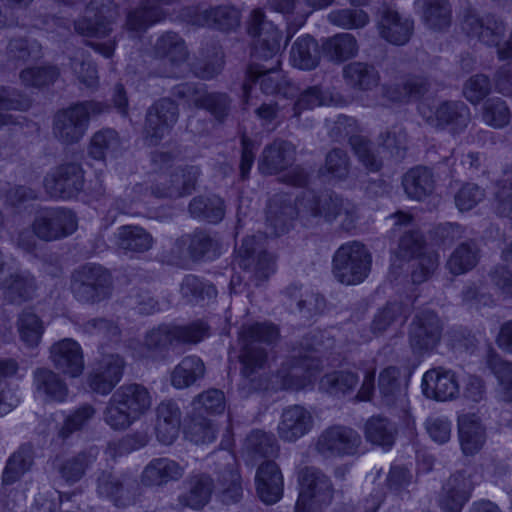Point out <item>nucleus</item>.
<instances>
[{"instance_id": "1", "label": "nucleus", "mask_w": 512, "mask_h": 512, "mask_svg": "<svg viewBox=\"0 0 512 512\" xmlns=\"http://www.w3.org/2000/svg\"><path fill=\"white\" fill-rule=\"evenodd\" d=\"M247 33L255 39L254 57L258 60L271 61L270 66L251 64L243 83V93L248 101L253 84L259 83L261 91L266 95H282L294 97L297 88L284 76L280 69L279 56L282 35L278 28L266 19L262 9L252 10L247 22Z\"/></svg>"}, {"instance_id": "2", "label": "nucleus", "mask_w": 512, "mask_h": 512, "mask_svg": "<svg viewBox=\"0 0 512 512\" xmlns=\"http://www.w3.org/2000/svg\"><path fill=\"white\" fill-rule=\"evenodd\" d=\"M152 406V396L147 387L127 383L115 390L103 410V421L114 431L127 430L145 415Z\"/></svg>"}, {"instance_id": "3", "label": "nucleus", "mask_w": 512, "mask_h": 512, "mask_svg": "<svg viewBox=\"0 0 512 512\" xmlns=\"http://www.w3.org/2000/svg\"><path fill=\"white\" fill-rule=\"evenodd\" d=\"M109 109L102 102L83 101L60 110L54 116L53 134L63 144L77 143L85 135L90 119Z\"/></svg>"}, {"instance_id": "4", "label": "nucleus", "mask_w": 512, "mask_h": 512, "mask_svg": "<svg viewBox=\"0 0 512 512\" xmlns=\"http://www.w3.org/2000/svg\"><path fill=\"white\" fill-rule=\"evenodd\" d=\"M279 337L278 328L271 323L243 325L239 332L241 344L240 362L242 374L246 378L262 369L267 360V352L262 344H271Z\"/></svg>"}, {"instance_id": "5", "label": "nucleus", "mask_w": 512, "mask_h": 512, "mask_svg": "<svg viewBox=\"0 0 512 512\" xmlns=\"http://www.w3.org/2000/svg\"><path fill=\"white\" fill-rule=\"evenodd\" d=\"M372 256L358 241L342 244L332 258V273L338 282L357 285L363 282L371 269Z\"/></svg>"}, {"instance_id": "6", "label": "nucleus", "mask_w": 512, "mask_h": 512, "mask_svg": "<svg viewBox=\"0 0 512 512\" xmlns=\"http://www.w3.org/2000/svg\"><path fill=\"white\" fill-rule=\"evenodd\" d=\"M208 335V326L202 321L183 326L160 325L146 333L144 347L150 357L158 358L163 357L173 343L197 344Z\"/></svg>"}, {"instance_id": "7", "label": "nucleus", "mask_w": 512, "mask_h": 512, "mask_svg": "<svg viewBox=\"0 0 512 512\" xmlns=\"http://www.w3.org/2000/svg\"><path fill=\"white\" fill-rule=\"evenodd\" d=\"M315 350V344L308 337L293 349L290 362L278 372L283 389L300 390L312 382L320 369V360L314 356Z\"/></svg>"}, {"instance_id": "8", "label": "nucleus", "mask_w": 512, "mask_h": 512, "mask_svg": "<svg viewBox=\"0 0 512 512\" xmlns=\"http://www.w3.org/2000/svg\"><path fill=\"white\" fill-rule=\"evenodd\" d=\"M71 291L82 303L96 304L104 301L112 292L111 274L100 265H84L73 273Z\"/></svg>"}, {"instance_id": "9", "label": "nucleus", "mask_w": 512, "mask_h": 512, "mask_svg": "<svg viewBox=\"0 0 512 512\" xmlns=\"http://www.w3.org/2000/svg\"><path fill=\"white\" fill-rule=\"evenodd\" d=\"M299 497L294 512H317L332 501L334 489L330 479L318 468L305 467L299 471Z\"/></svg>"}, {"instance_id": "10", "label": "nucleus", "mask_w": 512, "mask_h": 512, "mask_svg": "<svg viewBox=\"0 0 512 512\" xmlns=\"http://www.w3.org/2000/svg\"><path fill=\"white\" fill-rule=\"evenodd\" d=\"M361 444V435L353 428L332 425L319 434L315 450L323 458L332 459L357 454Z\"/></svg>"}, {"instance_id": "11", "label": "nucleus", "mask_w": 512, "mask_h": 512, "mask_svg": "<svg viewBox=\"0 0 512 512\" xmlns=\"http://www.w3.org/2000/svg\"><path fill=\"white\" fill-rule=\"evenodd\" d=\"M236 262L249 274V279L259 285L275 271V258L262 246L260 238L248 236L237 251Z\"/></svg>"}, {"instance_id": "12", "label": "nucleus", "mask_w": 512, "mask_h": 512, "mask_svg": "<svg viewBox=\"0 0 512 512\" xmlns=\"http://www.w3.org/2000/svg\"><path fill=\"white\" fill-rule=\"evenodd\" d=\"M32 228L37 238L54 241L72 234L77 229V220L71 210L47 208L36 214Z\"/></svg>"}, {"instance_id": "13", "label": "nucleus", "mask_w": 512, "mask_h": 512, "mask_svg": "<svg viewBox=\"0 0 512 512\" xmlns=\"http://www.w3.org/2000/svg\"><path fill=\"white\" fill-rule=\"evenodd\" d=\"M178 107L169 98H161L151 105L145 117L143 134L148 145H158L178 120Z\"/></svg>"}, {"instance_id": "14", "label": "nucleus", "mask_w": 512, "mask_h": 512, "mask_svg": "<svg viewBox=\"0 0 512 512\" xmlns=\"http://www.w3.org/2000/svg\"><path fill=\"white\" fill-rule=\"evenodd\" d=\"M442 324L432 311H422L410 324L409 344L414 354L423 355L434 350L440 342Z\"/></svg>"}, {"instance_id": "15", "label": "nucleus", "mask_w": 512, "mask_h": 512, "mask_svg": "<svg viewBox=\"0 0 512 512\" xmlns=\"http://www.w3.org/2000/svg\"><path fill=\"white\" fill-rule=\"evenodd\" d=\"M118 13L116 7L91 1L81 18L74 22L75 31L82 36L102 39L112 32Z\"/></svg>"}, {"instance_id": "16", "label": "nucleus", "mask_w": 512, "mask_h": 512, "mask_svg": "<svg viewBox=\"0 0 512 512\" xmlns=\"http://www.w3.org/2000/svg\"><path fill=\"white\" fill-rule=\"evenodd\" d=\"M419 110L429 126L440 130L450 126L453 132H460L471 120L469 108L461 101H444L434 110L425 106H421Z\"/></svg>"}, {"instance_id": "17", "label": "nucleus", "mask_w": 512, "mask_h": 512, "mask_svg": "<svg viewBox=\"0 0 512 512\" xmlns=\"http://www.w3.org/2000/svg\"><path fill=\"white\" fill-rule=\"evenodd\" d=\"M462 30L470 37L477 38L488 47L499 46L506 35L505 21L495 14L478 16L469 10L464 15Z\"/></svg>"}, {"instance_id": "18", "label": "nucleus", "mask_w": 512, "mask_h": 512, "mask_svg": "<svg viewBox=\"0 0 512 512\" xmlns=\"http://www.w3.org/2000/svg\"><path fill=\"white\" fill-rule=\"evenodd\" d=\"M44 186L47 193L53 198H72L83 189V169L78 163L60 165L45 177Z\"/></svg>"}, {"instance_id": "19", "label": "nucleus", "mask_w": 512, "mask_h": 512, "mask_svg": "<svg viewBox=\"0 0 512 512\" xmlns=\"http://www.w3.org/2000/svg\"><path fill=\"white\" fill-rule=\"evenodd\" d=\"M471 475L460 470L451 474L443 483L438 504L443 512H461L474 490Z\"/></svg>"}, {"instance_id": "20", "label": "nucleus", "mask_w": 512, "mask_h": 512, "mask_svg": "<svg viewBox=\"0 0 512 512\" xmlns=\"http://www.w3.org/2000/svg\"><path fill=\"white\" fill-rule=\"evenodd\" d=\"M124 368L125 361L120 355H104L88 376L89 387L97 394H109L120 382Z\"/></svg>"}, {"instance_id": "21", "label": "nucleus", "mask_w": 512, "mask_h": 512, "mask_svg": "<svg viewBox=\"0 0 512 512\" xmlns=\"http://www.w3.org/2000/svg\"><path fill=\"white\" fill-rule=\"evenodd\" d=\"M49 359L59 372L71 378L79 377L83 373V350L72 338H64L52 344Z\"/></svg>"}, {"instance_id": "22", "label": "nucleus", "mask_w": 512, "mask_h": 512, "mask_svg": "<svg viewBox=\"0 0 512 512\" xmlns=\"http://www.w3.org/2000/svg\"><path fill=\"white\" fill-rule=\"evenodd\" d=\"M314 425L312 413L302 405H290L283 409L277 426L278 436L285 442H296L308 434Z\"/></svg>"}, {"instance_id": "23", "label": "nucleus", "mask_w": 512, "mask_h": 512, "mask_svg": "<svg viewBox=\"0 0 512 512\" xmlns=\"http://www.w3.org/2000/svg\"><path fill=\"white\" fill-rule=\"evenodd\" d=\"M32 386L35 396L44 403H62L69 395L65 380L47 367H38L32 372Z\"/></svg>"}, {"instance_id": "24", "label": "nucleus", "mask_w": 512, "mask_h": 512, "mask_svg": "<svg viewBox=\"0 0 512 512\" xmlns=\"http://www.w3.org/2000/svg\"><path fill=\"white\" fill-rule=\"evenodd\" d=\"M423 394L430 399L447 401L459 394V384L455 373L442 367L428 370L422 378Z\"/></svg>"}, {"instance_id": "25", "label": "nucleus", "mask_w": 512, "mask_h": 512, "mask_svg": "<svg viewBox=\"0 0 512 512\" xmlns=\"http://www.w3.org/2000/svg\"><path fill=\"white\" fill-rule=\"evenodd\" d=\"M115 248L130 257L148 252L154 245L152 234L139 225H122L113 234Z\"/></svg>"}, {"instance_id": "26", "label": "nucleus", "mask_w": 512, "mask_h": 512, "mask_svg": "<svg viewBox=\"0 0 512 512\" xmlns=\"http://www.w3.org/2000/svg\"><path fill=\"white\" fill-rule=\"evenodd\" d=\"M177 0H141L139 5L128 11L125 28L131 32H145L153 24L166 17L163 6Z\"/></svg>"}, {"instance_id": "27", "label": "nucleus", "mask_w": 512, "mask_h": 512, "mask_svg": "<svg viewBox=\"0 0 512 512\" xmlns=\"http://www.w3.org/2000/svg\"><path fill=\"white\" fill-rule=\"evenodd\" d=\"M185 473V466L167 458L152 459L141 474V483L148 487H160L169 482L180 480Z\"/></svg>"}, {"instance_id": "28", "label": "nucleus", "mask_w": 512, "mask_h": 512, "mask_svg": "<svg viewBox=\"0 0 512 512\" xmlns=\"http://www.w3.org/2000/svg\"><path fill=\"white\" fill-rule=\"evenodd\" d=\"M256 490L259 498L266 504H274L283 494V476L274 461L263 462L256 473Z\"/></svg>"}, {"instance_id": "29", "label": "nucleus", "mask_w": 512, "mask_h": 512, "mask_svg": "<svg viewBox=\"0 0 512 512\" xmlns=\"http://www.w3.org/2000/svg\"><path fill=\"white\" fill-rule=\"evenodd\" d=\"M458 433L461 449L465 455H475L484 446L487 434L479 416L474 413L458 417Z\"/></svg>"}, {"instance_id": "30", "label": "nucleus", "mask_w": 512, "mask_h": 512, "mask_svg": "<svg viewBox=\"0 0 512 512\" xmlns=\"http://www.w3.org/2000/svg\"><path fill=\"white\" fill-rule=\"evenodd\" d=\"M287 305L301 317L310 319L325 309V299L319 293L302 286L290 285L285 290Z\"/></svg>"}, {"instance_id": "31", "label": "nucleus", "mask_w": 512, "mask_h": 512, "mask_svg": "<svg viewBox=\"0 0 512 512\" xmlns=\"http://www.w3.org/2000/svg\"><path fill=\"white\" fill-rule=\"evenodd\" d=\"M379 30L381 37L389 43L405 45L413 34L414 22L397 11L386 8L379 21Z\"/></svg>"}, {"instance_id": "32", "label": "nucleus", "mask_w": 512, "mask_h": 512, "mask_svg": "<svg viewBox=\"0 0 512 512\" xmlns=\"http://www.w3.org/2000/svg\"><path fill=\"white\" fill-rule=\"evenodd\" d=\"M294 158L295 148L292 143L275 140L263 149L258 169L263 174H276L292 165Z\"/></svg>"}, {"instance_id": "33", "label": "nucleus", "mask_w": 512, "mask_h": 512, "mask_svg": "<svg viewBox=\"0 0 512 512\" xmlns=\"http://www.w3.org/2000/svg\"><path fill=\"white\" fill-rule=\"evenodd\" d=\"M156 436L164 445L172 444L178 437L182 413L172 400L161 402L157 407Z\"/></svg>"}, {"instance_id": "34", "label": "nucleus", "mask_w": 512, "mask_h": 512, "mask_svg": "<svg viewBox=\"0 0 512 512\" xmlns=\"http://www.w3.org/2000/svg\"><path fill=\"white\" fill-rule=\"evenodd\" d=\"M348 201L349 200L343 199L337 194H325L321 196L308 194V196L303 199L301 207L303 211L313 217H322L327 222H332L342 216V210Z\"/></svg>"}, {"instance_id": "35", "label": "nucleus", "mask_w": 512, "mask_h": 512, "mask_svg": "<svg viewBox=\"0 0 512 512\" xmlns=\"http://www.w3.org/2000/svg\"><path fill=\"white\" fill-rule=\"evenodd\" d=\"M227 463L218 478V497L226 505L236 504L243 497L242 479L234 457L226 453Z\"/></svg>"}, {"instance_id": "36", "label": "nucleus", "mask_w": 512, "mask_h": 512, "mask_svg": "<svg viewBox=\"0 0 512 512\" xmlns=\"http://www.w3.org/2000/svg\"><path fill=\"white\" fill-rule=\"evenodd\" d=\"M5 299L12 304H22L31 300L36 292L35 278L28 272L11 273L0 282Z\"/></svg>"}, {"instance_id": "37", "label": "nucleus", "mask_w": 512, "mask_h": 512, "mask_svg": "<svg viewBox=\"0 0 512 512\" xmlns=\"http://www.w3.org/2000/svg\"><path fill=\"white\" fill-rule=\"evenodd\" d=\"M481 257L480 247L475 240L461 242L450 254L446 268L453 275L465 274L476 267Z\"/></svg>"}, {"instance_id": "38", "label": "nucleus", "mask_w": 512, "mask_h": 512, "mask_svg": "<svg viewBox=\"0 0 512 512\" xmlns=\"http://www.w3.org/2000/svg\"><path fill=\"white\" fill-rule=\"evenodd\" d=\"M240 11L231 5L211 7L198 14L197 22L220 31L230 32L240 25Z\"/></svg>"}, {"instance_id": "39", "label": "nucleus", "mask_w": 512, "mask_h": 512, "mask_svg": "<svg viewBox=\"0 0 512 512\" xmlns=\"http://www.w3.org/2000/svg\"><path fill=\"white\" fill-rule=\"evenodd\" d=\"M486 366L497 381L495 391L498 399L512 402V362L490 351L486 357Z\"/></svg>"}, {"instance_id": "40", "label": "nucleus", "mask_w": 512, "mask_h": 512, "mask_svg": "<svg viewBox=\"0 0 512 512\" xmlns=\"http://www.w3.org/2000/svg\"><path fill=\"white\" fill-rule=\"evenodd\" d=\"M297 210L290 200L275 196L268 204L267 224L271 228L270 235L279 236L289 230Z\"/></svg>"}, {"instance_id": "41", "label": "nucleus", "mask_w": 512, "mask_h": 512, "mask_svg": "<svg viewBox=\"0 0 512 512\" xmlns=\"http://www.w3.org/2000/svg\"><path fill=\"white\" fill-rule=\"evenodd\" d=\"M34 462L31 444L21 445L6 461L2 472L1 485L13 486L28 472Z\"/></svg>"}, {"instance_id": "42", "label": "nucleus", "mask_w": 512, "mask_h": 512, "mask_svg": "<svg viewBox=\"0 0 512 512\" xmlns=\"http://www.w3.org/2000/svg\"><path fill=\"white\" fill-rule=\"evenodd\" d=\"M402 185L409 198L421 201L433 192L435 180L430 169L418 166L405 173Z\"/></svg>"}, {"instance_id": "43", "label": "nucleus", "mask_w": 512, "mask_h": 512, "mask_svg": "<svg viewBox=\"0 0 512 512\" xmlns=\"http://www.w3.org/2000/svg\"><path fill=\"white\" fill-rule=\"evenodd\" d=\"M397 431L396 424L381 415L370 417L364 429L366 440L384 450H389L394 445Z\"/></svg>"}, {"instance_id": "44", "label": "nucleus", "mask_w": 512, "mask_h": 512, "mask_svg": "<svg viewBox=\"0 0 512 512\" xmlns=\"http://www.w3.org/2000/svg\"><path fill=\"white\" fill-rule=\"evenodd\" d=\"M320 61L318 43L309 35L301 36L292 44L290 50L291 64L302 70H312Z\"/></svg>"}, {"instance_id": "45", "label": "nucleus", "mask_w": 512, "mask_h": 512, "mask_svg": "<svg viewBox=\"0 0 512 512\" xmlns=\"http://www.w3.org/2000/svg\"><path fill=\"white\" fill-rule=\"evenodd\" d=\"M184 241L188 242V253L195 260H212L220 254L218 240L206 230L196 229L186 235Z\"/></svg>"}, {"instance_id": "46", "label": "nucleus", "mask_w": 512, "mask_h": 512, "mask_svg": "<svg viewBox=\"0 0 512 512\" xmlns=\"http://www.w3.org/2000/svg\"><path fill=\"white\" fill-rule=\"evenodd\" d=\"M131 482L109 472H102L97 479V493L110 499L116 506H125L129 500Z\"/></svg>"}, {"instance_id": "47", "label": "nucleus", "mask_w": 512, "mask_h": 512, "mask_svg": "<svg viewBox=\"0 0 512 512\" xmlns=\"http://www.w3.org/2000/svg\"><path fill=\"white\" fill-rule=\"evenodd\" d=\"M189 486V491L179 497V502L194 510L203 508L210 500L213 480L205 474L194 475L189 479Z\"/></svg>"}, {"instance_id": "48", "label": "nucleus", "mask_w": 512, "mask_h": 512, "mask_svg": "<svg viewBox=\"0 0 512 512\" xmlns=\"http://www.w3.org/2000/svg\"><path fill=\"white\" fill-rule=\"evenodd\" d=\"M154 53L160 58L167 59L173 65H180L188 58L185 41L175 32L162 34L155 42Z\"/></svg>"}, {"instance_id": "49", "label": "nucleus", "mask_w": 512, "mask_h": 512, "mask_svg": "<svg viewBox=\"0 0 512 512\" xmlns=\"http://www.w3.org/2000/svg\"><path fill=\"white\" fill-rule=\"evenodd\" d=\"M223 52L216 44H211L201 50L200 57L192 64L196 77L209 80L216 77L223 69Z\"/></svg>"}, {"instance_id": "50", "label": "nucleus", "mask_w": 512, "mask_h": 512, "mask_svg": "<svg viewBox=\"0 0 512 512\" xmlns=\"http://www.w3.org/2000/svg\"><path fill=\"white\" fill-rule=\"evenodd\" d=\"M189 212L195 219L216 224L224 217V201L216 195L198 196L191 200Z\"/></svg>"}, {"instance_id": "51", "label": "nucleus", "mask_w": 512, "mask_h": 512, "mask_svg": "<svg viewBox=\"0 0 512 512\" xmlns=\"http://www.w3.org/2000/svg\"><path fill=\"white\" fill-rule=\"evenodd\" d=\"M5 54L8 61L24 64L28 61L40 59L43 52L39 41L34 38L19 36L8 41Z\"/></svg>"}, {"instance_id": "52", "label": "nucleus", "mask_w": 512, "mask_h": 512, "mask_svg": "<svg viewBox=\"0 0 512 512\" xmlns=\"http://www.w3.org/2000/svg\"><path fill=\"white\" fill-rule=\"evenodd\" d=\"M205 366L197 356H187L174 368L171 383L177 389L187 388L203 378Z\"/></svg>"}, {"instance_id": "53", "label": "nucleus", "mask_w": 512, "mask_h": 512, "mask_svg": "<svg viewBox=\"0 0 512 512\" xmlns=\"http://www.w3.org/2000/svg\"><path fill=\"white\" fill-rule=\"evenodd\" d=\"M325 57L337 63L356 55L358 45L355 37L349 33H339L326 39L322 44Z\"/></svg>"}, {"instance_id": "54", "label": "nucleus", "mask_w": 512, "mask_h": 512, "mask_svg": "<svg viewBox=\"0 0 512 512\" xmlns=\"http://www.w3.org/2000/svg\"><path fill=\"white\" fill-rule=\"evenodd\" d=\"M423 10L425 24L433 30L450 26L452 9L448 0H417Z\"/></svg>"}, {"instance_id": "55", "label": "nucleus", "mask_w": 512, "mask_h": 512, "mask_svg": "<svg viewBox=\"0 0 512 512\" xmlns=\"http://www.w3.org/2000/svg\"><path fill=\"white\" fill-rule=\"evenodd\" d=\"M346 82L360 90H370L378 84L379 75L374 66L363 62H351L343 68Z\"/></svg>"}, {"instance_id": "56", "label": "nucleus", "mask_w": 512, "mask_h": 512, "mask_svg": "<svg viewBox=\"0 0 512 512\" xmlns=\"http://www.w3.org/2000/svg\"><path fill=\"white\" fill-rule=\"evenodd\" d=\"M358 375L351 371H333L325 374L319 382V389L333 396L350 393L358 384Z\"/></svg>"}, {"instance_id": "57", "label": "nucleus", "mask_w": 512, "mask_h": 512, "mask_svg": "<svg viewBox=\"0 0 512 512\" xmlns=\"http://www.w3.org/2000/svg\"><path fill=\"white\" fill-rule=\"evenodd\" d=\"M17 330L21 341L30 348L37 347L44 333L42 320L31 310H23L17 319Z\"/></svg>"}, {"instance_id": "58", "label": "nucleus", "mask_w": 512, "mask_h": 512, "mask_svg": "<svg viewBox=\"0 0 512 512\" xmlns=\"http://www.w3.org/2000/svg\"><path fill=\"white\" fill-rule=\"evenodd\" d=\"M244 448L248 455L257 459L275 456L279 446L273 434L262 430H254L247 436Z\"/></svg>"}, {"instance_id": "59", "label": "nucleus", "mask_w": 512, "mask_h": 512, "mask_svg": "<svg viewBox=\"0 0 512 512\" xmlns=\"http://www.w3.org/2000/svg\"><path fill=\"white\" fill-rule=\"evenodd\" d=\"M120 144L117 131L111 128L99 130L91 138L89 155L95 160H104L107 156H114Z\"/></svg>"}, {"instance_id": "60", "label": "nucleus", "mask_w": 512, "mask_h": 512, "mask_svg": "<svg viewBox=\"0 0 512 512\" xmlns=\"http://www.w3.org/2000/svg\"><path fill=\"white\" fill-rule=\"evenodd\" d=\"M180 292L187 302L193 304L211 300L217 295V290L214 285L195 275L185 276L180 286Z\"/></svg>"}, {"instance_id": "61", "label": "nucleus", "mask_w": 512, "mask_h": 512, "mask_svg": "<svg viewBox=\"0 0 512 512\" xmlns=\"http://www.w3.org/2000/svg\"><path fill=\"white\" fill-rule=\"evenodd\" d=\"M96 455L97 452L90 449L66 459L59 467L61 477L69 483L79 481L86 469L95 461Z\"/></svg>"}, {"instance_id": "62", "label": "nucleus", "mask_w": 512, "mask_h": 512, "mask_svg": "<svg viewBox=\"0 0 512 512\" xmlns=\"http://www.w3.org/2000/svg\"><path fill=\"white\" fill-rule=\"evenodd\" d=\"M200 169L197 166H185L174 169L170 174V195H178L179 197L191 194L196 187Z\"/></svg>"}, {"instance_id": "63", "label": "nucleus", "mask_w": 512, "mask_h": 512, "mask_svg": "<svg viewBox=\"0 0 512 512\" xmlns=\"http://www.w3.org/2000/svg\"><path fill=\"white\" fill-rule=\"evenodd\" d=\"M330 24L342 29H359L364 27L369 17L365 11L358 8H343L332 10L327 15Z\"/></svg>"}, {"instance_id": "64", "label": "nucleus", "mask_w": 512, "mask_h": 512, "mask_svg": "<svg viewBox=\"0 0 512 512\" xmlns=\"http://www.w3.org/2000/svg\"><path fill=\"white\" fill-rule=\"evenodd\" d=\"M350 146L358 161L370 172H378L382 159L375 153L372 142L366 137H351Z\"/></svg>"}]
</instances>
